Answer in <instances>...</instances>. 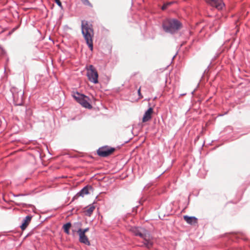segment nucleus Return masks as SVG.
<instances>
[{
  "label": "nucleus",
  "mask_w": 250,
  "mask_h": 250,
  "mask_svg": "<svg viewBox=\"0 0 250 250\" xmlns=\"http://www.w3.org/2000/svg\"><path fill=\"white\" fill-rule=\"evenodd\" d=\"M128 229L134 235L139 236L143 238L144 245L146 247L149 248L152 246L153 243L151 241V238L145 229L136 227H130Z\"/></svg>",
  "instance_id": "f257e3e1"
},
{
  "label": "nucleus",
  "mask_w": 250,
  "mask_h": 250,
  "mask_svg": "<svg viewBox=\"0 0 250 250\" xmlns=\"http://www.w3.org/2000/svg\"><path fill=\"white\" fill-rule=\"evenodd\" d=\"M82 31L88 47L91 50H92V37L93 36V31L91 27V25L88 24L86 21H82Z\"/></svg>",
  "instance_id": "f03ea898"
},
{
  "label": "nucleus",
  "mask_w": 250,
  "mask_h": 250,
  "mask_svg": "<svg viewBox=\"0 0 250 250\" xmlns=\"http://www.w3.org/2000/svg\"><path fill=\"white\" fill-rule=\"evenodd\" d=\"M163 26L166 32L172 33L181 28L182 24L177 20L168 19L164 21Z\"/></svg>",
  "instance_id": "7ed1b4c3"
},
{
  "label": "nucleus",
  "mask_w": 250,
  "mask_h": 250,
  "mask_svg": "<svg viewBox=\"0 0 250 250\" xmlns=\"http://www.w3.org/2000/svg\"><path fill=\"white\" fill-rule=\"evenodd\" d=\"M73 97L83 107L89 109L92 108V106L89 102V98L88 97L78 92L74 93Z\"/></svg>",
  "instance_id": "20e7f679"
},
{
  "label": "nucleus",
  "mask_w": 250,
  "mask_h": 250,
  "mask_svg": "<svg viewBox=\"0 0 250 250\" xmlns=\"http://www.w3.org/2000/svg\"><path fill=\"white\" fill-rule=\"evenodd\" d=\"M87 76L89 80L94 83H98V73L92 65H90L87 68Z\"/></svg>",
  "instance_id": "39448f33"
},
{
  "label": "nucleus",
  "mask_w": 250,
  "mask_h": 250,
  "mask_svg": "<svg viewBox=\"0 0 250 250\" xmlns=\"http://www.w3.org/2000/svg\"><path fill=\"white\" fill-rule=\"evenodd\" d=\"M206 1L213 7L218 10L222 9L224 6V3L222 0H205Z\"/></svg>",
  "instance_id": "423d86ee"
},
{
  "label": "nucleus",
  "mask_w": 250,
  "mask_h": 250,
  "mask_svg": "<svg viewBox=\"0 0 250 250\" xmlns=\"http://www.w3.org/2000/svg\"><path fill=\"white\" fill-rule=\"evenodd\" d=\"M114 150V148H101L98 149V154L101 156L105 157L110 154Z\"/></svg>",
  "instance_id": "0eeeda50"
},
{
  "label": "nucleus",
  "mask_w": 250,
  "mask_h": 250,
  "mask_svg": "<svg viewBox=\"0 0 250 250\" xmlns=\"http://www.w3.org/2000/svg\"><path fill=\"white\" fill-rule=\"evenodd\" d=\"M153 113V108L150 107L146 111L144 115L142 121L143 122H146L148 121L151 119V115Z\"/></svg>",
  "instance_id": "6e6552de"
},
{
  "label": "nucleus",
  "mask_w": 250,
  "mask_h": 250,
  "mask_svg": "<svg viewBox=\"0 0 250 250\" xmlns=\"http://www.w3.org/2000/svg\"><path fill=\"white\" fill-rule=\"evenodd\" d=\"M79 236V241L86 245L90 246V243L88 237L83 233L78 232Z\"/></svg>",
  "instance_id": "1a4fd4ad"
},
{
  "label": "nucleus",
  "mask_w": 250,
  "mask_h": 250,
  "mask_svg": "<svg viewBox=\"0 0 250 250\" xmlns=\"http://www.w3.org/2000/svg\"><path fill=\"white\" fill-rule=\"evenodd\" d=\"M32 216L28 215L23 220V222L21 226V228L22 230H24L28 226L31 222Z\"/></svg>",
  "instance_id": "9d476101"
},
{
  "label": "nucleus",
  "mask_w": 250,
  "mask_h": 250,
  "mask_svg": "<svg viewBox=\"0 0 250 250\" xmlns=\"http://www.w3.org/2000/svg\"><path fill=\"white\" fill-rule=\"evenodd\" d=\"M183 217L187 223L190 225H194L197 223V219L195 217H189L185 215Z\"/></svg>",
  "instance_id": "9b49d317"
},
{
  "label": "nucleus",
  "mask_w": 250,
  "mask_h": 250,
  "mask_svg": "<svg viewBox=\"0 0 250 250\" xmlns=\"http://www.w3.org/2000/svg\"><path fill=\"white\" fill-rule=\"evenodd\" d=\"M23 95V93L22 92H21L20 93V97L19 98H17L16 100V94H13V98L14 100L15 101V104L16 105H21L22 103V96Z\"/></svg>",
  "instance_id": "f8f14e48"
},
{
  "label": "nucleus",
  "mask_w": 250,
  "mask_h": 250,
  "mask_svg": "<svg viewBox=\"0 0 250 250\" xmlns=\"http://www.w3.org/2000/svg\"><path fill=\"white\" fill-rule=\"evenodd\" d=\"M95 207L93 205H90L89 206L87 207L84 212L86 215L90 216L91 214L93 212Z\"/></svg>",
  "instance_id": "ddd939ff"
},
{
  "label": "nucleus",
  "mask_w": 250,
  "mask_h": 250,
  "mask_svg": "<svg viewBox=\"0 0 250 250\" xmlns=\"http://www.w3.org/2000/svg\"><path fill=\"white\" fill-rule=\"evenodd\" d=\"M91 187H85L78 193V194L80 196H84L89 193V189Z\"/></svg>",
  "instance_id": "4468645a"
},
{
  "label": "nucleus",
  "mask_w": 250,
  "mask_h": 250,
  "mask_svg": "<svg viewBox=\"0 0 250 250\" xmlns=\"http://www.w3.org/2000/svg\"><path fill=\"white\" fill-rule=\"evenodd\" d=\"M71 226V224L70 223H67L63 226L64 231L67 234H69L70 233L69 229Z\"/></svg>",
  "instance_id": "2eb2a0df"
},
{
  "label": "nucleus",
  "mask_w": 250,
  "mask_h": 250,
  "mask_svg": "<svg viewBox=\"0 0 250 250\" xmlns=\"http://www.w3.org/2000/svg\"><path fill=\"white\" fill-rule=\"evenodd\" d=\"M88 230H89V228H85L84 229H78V232L83 233L84 234H85V233L86 232H87Z\"/></svg>",
  "instance_id": "dca6fc26"
},
{
  "label": "nucleus",
  "mask_w": 250,
  "mask_h": 250,
  "mask_svg": "<svg viewBox=\"0 0 250 250\" xmlns=\"http://www.w3.org/2000/svg\"><path fill=\"white\" fill-rule=\"evenodd\" d=\"M172 3L171 2H167V3H165L164 4V5H163V6L162 7V9L164 10L165 9H167V8L169 5H170Z\"/></svg>",
  "instance_id": "f3484780"
},
{
  "label": "nucleus",
  "mask_w": 250,
  "mask_h": 250,
  "mask_svg": "<svg viewBox=\"0 0 250 250\" xmlns=\"http://www.w3.org/2000/svg\"><path fill=\"white\" fill-rule=\"evenodd\" d=\"M56 3L61 7H62V3L60 0H55Z\"/></svg>",
  "instance_id": "a211bd4d"
},
{
  "label": "nucleus",
  "mask_w": 250,
  "mask_h": 250,
  "mask_svg": "<svg viewBox=\"0 0 250 250\" xmlns=\"http://www.w3.org/2000/svg\"><path fill=\"white\" fill-rule=\"evenodd\" d=\"M138 95H139V96L140 97V98H142V96L141 95V88L140 87L138 90Z\"/></svg>",
  "instance_id": "6ab92c4d"
},
{
  "label": "nucleus",
  "mask_w": 250,
  "mask_h": 250,
  "mask_svg": "<svg viewBox=\"0 0 250 250\" xmlns=\"http://www.w3.org/2000/svg\"><path fill=\"white\" fill-rule=\"evenodd\" d=\"M83 1V2L85 3V4H88L89 3V1H88V0H82Z\"/></svg>",
  "instance_id": "aec40b11"
}]
</instances>
